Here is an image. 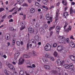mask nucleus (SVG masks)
Here are the masks:
<instances>
[{"label":"nucleus","instance_id":"1","mask_svg":"<svg viewBox=\"0 0 75 75\" xmlns=\"http://www.w3.org/2000/svg\"><path fill=\"white\" fill-rule=\"evenodd\" d=\"M51 45L48 43H47L45 47V50L46 51H50L51 50Z\"/></svg>","mask_w":75,"mask_h":75},{"label":"nucleus","instance_id":"2","mask_svg":"<svg viewBox=\"0 0 75 75\" xmlns=\"http://www.w3.org/2000/svg\"><path fill=\"white\" fill-rule=\"evenodd\" d=\"M29 42L30 43H33V44L32 46V47H30V48H34L35 47H36V45H37V43H36V42H35V40L32 39Z\"/></svg>","mask_w":75,"mask_h":75},{"label":"nucleus","instance_id":"3","mask_svg":"<svg viewBox=\"0 0 75 75\" xmlns=\"http://www.w3.org/2000/svg\"><path fill=\"white\" fill-rule=\"evenodd\" d=\"M20 24L21 26V28L20 29L21 30H23L25 28V25L26 23L25 21L21 22Z\"/></svg>","mask_w":75,"mask_h":75},{"label":"nucleus","instance_id":"4","mask_svg":"<svg viewBox=\"0 0 75 75\" xmlns=\"http://www.w3.org/2000/svg\"><path fill=\"white\" fill-rule=\"evenodd\" d=\"M24 62V59L22 57H21L19 60V65H21V64H23Z\"/></svg>","mask_w":75,"mask_h":75},{"label":"nucleus","instance_id":"5","mask_svg":"<svg viewBox=\"0 0 75 75\" xmlns=\"http://www.w3.org/2000/svg\"><path fill=\"white\" fill-rule=\"evenodd\" d=\"M8 63L7 62H6V65H8L9 68H10L11 69H12V70H14L15 69L13 66L10 64H7Z\"/></svg>","mask_w":75,"mask_h":75},{"label":"nucleus","instance_id":"6","mask_svg":"<svg viewBox=\"0 0 75 75\" xmlns=\"http://www.w3.org/2000/svg\"><path fill=\"white\" fill-rule=\"evenodd\" d=\"M64 47L60 45L58 46L57 47V50L59 51V52H60V51H62L63 50Z\"/></svg>","mask_w":75,"mask_h":75},{"label":"nucleus","instance_id":"7","mask_svg":"<svg viewBox=\"0 0 75 75\" xmlns=\"http://www.w3.org/2000/svg\"><path fill=\"white\" fill-rule=\"evenodd\" d=\"M56 63L59 65V66H60V65L62 66L63 65V64L62 63H61V60L59 59H57L56 61Z\"/></svg>","mask_w":75,"mask_h":75},{"label":"nucleus","instance_id":"8","mask_svg":"<svg viewBox=\"0 0 75 75\" xmlns=\"http://www.w3.org/2000/svg\"><path fill=\"white\" fill-rule=\"evenodd\" d=\"M57 71H53L52 70L51 71V72L52 73H53V74H57L58 73V72H59L60 71V69L58 67H57Z\"/></svg>","mask_w":75,"mask_h":75},{"label":"nucleus","instance_id":"9","mask_svg":"<svg viewBox=\"0 0 75 75\" xmlns=\"http://www.w3.org/2000/svg\"><path fill=\"white\" fill-rule=\"evenodd\" d=\"M5 38L6 40H8L10 38V35L9 34H6L5 35Z\"/></svg>","mask_w":75,"mask_h":75},{"label":"nucleus","instance_id":"10","mask_svg":"<svg viewBox=\"0 0 75 75\" xmlns=\"http://www.w3.org/2000/svg\"><path fill=\"white\" fill-rule=\"evenodd\" d=\"M59 38L60 40H61V41H62L63 42L66 41V39H65L64 37L63 36H60L59 37Z\"/></svg>","mask_w":75,"mask_h":75},{"label":"nucleus","instance_id":"11","mask_svg":"<svg viewBox=\"0 0 75 75\" xmlns=\"http://www.w3.org/2000/svg\"><path fill=\"white\" fill-rule=\"evenodd\" d=\"M59 10L57 9L56 12V18L55 19H58L59 18Z\"/></svg>","mask_w":75,"mask_h":75},{"label":"nucleus","instance_id":"12","mask_svg":"<svg viewBox=\"0 0 75 75\" xmlns=\"http://www.w3.org/2000/svg\"><path fill=\"white\" fill-rule=\"evenodd\" d=\"M56 30L57 34H58L59 30H60V26H56Z\"/></svg>","mask_w":75,"mask_h":75},{"label":"nucleus","instance_id":"13","mask_svg":"<svg viewBox=\"0 0 75 75\" xmlns=\"http://www.w3.org/2000/svg\"><path fill=\"white\" fill-rule=\"evenodd\" d=\"M4 72L5 74L7 75H9V74H10L11 73V72L8 71V70H7L6 69L4 70Z\"/></svg>","mask_w":75,"mask_h":75},{"label":"nucleus","instance_id":"14","mask_svg":"<svg viewBox=\"0 0 75 75\" xmlns=\"http://www.w3.org/2000/svg\"><path fill=\"white\" fill-rule=\"evenodd\" d=\"M24 1V0H17V4L21 5L22 3Z\"/></svg>","mask_w":75,"mask_h":75},{"label":"nucleus","instance_id":"15","mask_svg":"<svg viewBox=\"0 0 75 75\" xmlns=\"http://www.w3.org/2000/svg\"><path fill=\"white\" fill-rule=\"evenodd\" d=\"M35 11V9L34 8H32L30 9V13H34Z\"/></svg>","mask_w":75,"mask_h":75},{"label":"nucleus","instance_id":"16","mask_svg":"<svg viewBox=\"0 0 75 75\" xmlns=\"http://www.w3.org/2000/svg\"><path fill=\"white\" fill-rule=\"evenodd\" d=\"M34 30L33 28H30L28 29V31L30 33H34Z\"/></svg>","mask_w":75,"mask_h":75},{"label":"nucleus","instance_id":"17","mask_svg":"<svg viewBox=\"0 0 75 75\" xmlns=\"http://www.w3.org/2000/svg\"><path fill=\"white\" fill-rule=\"evenodd\" d=\"M44 67L45 69H47V70H50V66L48 65H45L44 66Z\"/></svg>","mask_w":75,"mask_h":75},{"label":"nucleus","instance_id":"18","mask_svg":"<svg viewBox=\"0 0 75 75\" xmlns=\"http://www.w3.org/2000/svg\"><path fill=\"white\" fill-rule=\"evenodd\" d=\"M70 45L72 48H74L75 46V44L73 42H71L70 43Z\"/></svg>","mask_w":75,"mask_h":75},{"label":"nucleus","instance_id":"19","mask_svg":"<svg viewBox=\"0 0 75 75\" xmlns=\"http://www.w3.org/2000/svg\"><path fill=\"white\" fill-rule=\"evenodd\" d=\"M68 16H69V14H68L67 12H65L63 14V17L65 18H67Z\"/></svg>","mask_w":75,"mask_h":75},{"label":"nucleus","instance_id":"20","mask_svg":"<svg viewBox=\"0 0 75 75\" xmlns=\"http://www.w3.org/2000/svg\"><path fill=\"white\" fill-rule=\"evenodd\" d=\"M62 3L63 4L64 6H67V4H68V3L67 1L66 0L62 1Z\"/></svg>","mask_w":75,"mask_h":75},{"label":"nucleus","instance_id":"21","mask_svg":"<svg viewBox=\"0 0 75 75\" xmlns=\"http://www.w3.org/2000/svg\"><path fill=\"white\" fill-rule=\"evenodd\" d=\"M35 39L36 41H40V38L38 35H36L35 37Z\"/></svg>","mask_w":75,"mask_h":75},{"label":"nucleus","instance_id":"22","mask_svg":"<svg viewBox=\"0 0 75 75\" xmlns=\"http://www.w3.org/2000/svg\"><path fill=\"white\" fill-rule=\"evenodd\" d=\"M71 28H72L71 26L69 25L68 28L65 31H66V32H69V31H71Z\"/></svg>","mask_w":75,"mask_h":75},{"label":"nucleus","instance_id":"23","mask_svg":"<svg viewBox=\"0 0 75 75\" xmlns=\"http://www.w3.org/2000/svg\"><path fill=\"white\" fill-rule=\"evenodd\" d=\"M45 56L46 58H50L51 57V54H47L45 55Z\"/></svg>","mask_w":75,"mask_h":75},{"label":"nucleus","instance_id":"24","mask_svg":"<svg viewBox=\"0 0 75 75\" xmlns=\"http://www.w3.org/2000/svg\"><path fill=\"white\" fill-rule=\"evenodd\" d=\"M64 68H66V69H69V65L67 64H64Z\"/></svg>","mask_w":75,"mask_h":75},{"label":"nucleus","instance_id":"25","mask_svg":"<svg viewBox=\"0 0 75 75\" xmlns=\"http://www.w3.org/2000/svg\"><path fill=\"white\" fill-rule=\"evenodd\" d=\"M42 60H43V62H47L48 61V59H47V58L46 57L44 58H43Z\"/></svg>","mask_w":75,"mask_h":75},{"label":"nucleus","instance_id":"26","mask_svg":"<svg viewBox=\"0 0 75 75\" xmlns=\"http://www.w3.org/2000/svg\"><path fill=\"white\" fill-rule=\"evenodd\" d=\"M29 45H30V47L32 46V44H31L30 42L28 43L27 45V50H29Z\"/></svg>","mask_w":75,"mask_h":75},{"label":"nucleus","instance_id":"27","mask_svg":"<svg viewBox=\"0 0 75 75\" xmlns=\"http://www.w3.org/2000/svg\"><path fill=\"white\" fill-rule=\"evenodd\" d=\"M23 57L24 58H30V56H29L26 54H24L23 56Z\"/></svg>","mask_w":75,"mask_h":75},{"label":"nucleus","instance_id":"28","mask_svg":"<svg viewBox=\"0 0 75 75\" xmlns=\"http://www.w3.org/2000/svg\"><path fill=\"white\" fill-rule=\"evenodd\" d=\"M14 55L17 56L18 57H19V56L20 55V53L18 52H17Z\"/></svg>","mask_w":75,"mask_h":75},{"label":"nucleus","instance_id":"29","mask_svg":"<svg viewBox=\"0 0 75 75\" xmlns=\"http://www.w3.org/2000/svg\"><path fill=\"white\" fill-rule=\"evenodd\" d=\"M54 28H55V26H53L52 27H50V28L49 30V31H51V30H52L53 29H54Z\"/></svg>","mask_w":75,"mask_h":75},{"label":"nucleus","instance_id":"30","mask_svg":"<svg viewBox=\"0 0 75 75\" xmlns=\"http://www.w3.org/2000/svg\"><path fill=\"white\" fill-rule=\"evenodd\" d=\"M43 3L45 5H47V1L46 0H43Z\"/></svg>","mask_w":75,"mask_h":75},{"label":"nucleus","instance_id":"31","mask_svg":"<svg viewBox=\"0 0 75 75\" xmlns=\"http://www.w3.org/2000/svg\"><path fill=\"white\" fill-rule=\"evenodd\" d=\"M69 67L71 69H74V66L73 64H69Z\"/></svg>","mask_w":75,"mask_h":75},{"label":"nucleus","instance_id":"32","mask_svg":"<svg viewBox=\"0 0 75 75\" xmlns=\"http://www.w3.org/2000/svg\"><path fill=\"white\" fill-rule=\"evenodd\" d=\"M16 44L18 46H20L21 43H20V42L19 41H17L16 42Z\"/></svg>","mask_w":75,"mask_h":75},{"label":"nucleus","instance_id":"33","mask_svg":"<svg viewBox=\"0 0 75 75\" xmlns=\"http://www.w3.org/2000/svg\"><path fill=\"white\" fill-rule=\"evenodd\" d=\"M39 26H40V24L39 23H36V24L35 25V27L36 28H38L39 27Z\"/></svg>","mask_w":75,"mask_h":75},{"label":"nucleus","instance_id":"34","mask_svg":"<svg viewBox=\"0 0 75 75\" xmlns=\"http://www.w3.org/2000/svg\"><path fill=\"white\" fill-rule=\"evenodd\" d=\"M43 28H45V29L48 28V25L47 24H45L43 25Z\"/></svg>","mask_w":75,"mask_h":75},{"label":"nucleus","instance_id":"35","mask_svg":"<svg viewBox=\"0 0 75 75\" xmlns=\"http://www.w3.org/2000/svg\"><path fill=\"white\" fill-rule=\"evenodd\" d=\"M70 14H72L73 13V10L72 9V7H71L70 9Z\"/></svg>","mask_w":75,"mask_h":75},{"label":"nucleus","instance_id":"36","mask_svg":"<svg viewBox=\"0 0 75 75\" xmlns=\"http://www.w3.org/2000/svg\"><path fill=\"white\" fill-rule=\"evenodd\" d=\"M53 54L55 57H57L58 55V53L56 52H54Z\"/></svg>","mask_w":75,"mask_h":75},{"label":"nucleus","instance_id":"37","mask_svg":"<svg viewBox=\"0 0 75 75\" xmlns=\"http://www.w3.org/2000/svg\"><path fill=\"white\" fill-rule=\"evenodd\" d=\"M35 6H38V7H39L40 6V4L38 2H36L35 3Z\"/></svg>","mask_w":75,"mask_h":75},{"label":"nucleus","instance_id":"38","mask_svg":"<svg viewBox=\"0 0 75 75\" xmlns=\"http://www.w3.org/2000/svg\"><path fill=\"white\" fill-rule=\"evenodd\" d=\"M68 25V23H65V25L64 26V29H66V27Z\"/></svg>","mask_w":75,"mask_h":75},{"label":"nucleus","instance_id":"39","mask_svg":"<svg viewBox=\"0 0 75 75\" xmlns=\"http://www.w3.org/2000/svg\"><path fill=\"white\" fill-rule=\"evenodd\" d=\"M19 75H24V72L23 71H20Z\"/></svg>","mask_w":75,"mask_h":75},{"label":"nucleus","instance_id":"40","mask_svg":"<svg viewBox=\"0 0 75 75\" xmlns=\"http://www.w3.org/2000/svg\"><path fill=\"white\" fill-rule=\"evenodd\" d=\"M40 30L41 31V33H44V29L42 28V29L41 28L40 29Z\"/></svg>","mask_w":75,"mask_h":75},{"label":"nucleus","instance_id":"41","mask_svg":"<svg viewBox=\"0 0 75 75\" xmlns=\"http://www.w3.org/2000/svg\"><path fill=\"white\" fill-rule=\"evenodd\" d=\"M16 8V7H14L12 9L9 10V12H12V11H13Z\"/></svg>","mask_w":75,"mask_h":75},{"label":"nucleus","instance_id":"42","mask_svg":"<svg viewBox=\"0 0 75 75\" xmlns=\"http://www.w3.org/2000/svg\"><path fill=\"white\" fill-rule=\"evenodd\" d=\"M57 44L56 43H54L53 44V47H54V48H55V47H57Z\"/></svg>","mask_w":75,"mask_h":75},{"label":"nucleus","instance_id":"43","mask_svg":"<svg viewBox=\"0 0 75 75\" xmlns=\"http://www.w3.org/2000/svg\"><path fill=\"white\" fill-rule=\"evenodd\" d=\"M50 59L51 61H54V58L53 57H51L50 58Z\"/></svg>","mask_w":75,"mask_h":75},{"label":"nucleus","instance_id":"44","mask_svg":"<svg viewBox=\"0 0 75 75\" xmlns=\"http://www.w3.org/2000/svg\"><path fill=\"white\" fill-rule=\"evenodd\" d=\"M66 42H67V43H69V38H67V39Z\"/></svg>","mask_w":75,"mask_h":75},{"label":"nucleus","instance_id":"45","mask_svg":"<svg viewBox=\"0 0 75 75\" xmlns=\"http://www.w3.org/2000/svg\"><path fill=\"white\" fill-rule=\"evenodd\" d=\"M54 8V5H52V6H50L49 9L50 10H51V9H52V8Z\"/></svg>","mask_w":75,"mask_h":75},{"label":"nucleus","instance_id":"46","mask_svg":"<svg viewBox=\"0 0 75 75\" xmlns=\"http://www.w3.org/2000/svg\"><path fill=\"white\" fill-rule=\"evenodd\" d=\"M18 58V56L14 55V59H17Z\"/></svg>","mask_w":75,"mask_h":75},{"label":"nucleus","instance_id":"47","mask_svg":"<svg viewBox=\"0 0 75 75\" xmlns=\"http://www.w3.org/2000/svg\"><path fill=\"white\" fill-rule=\"evenodd\" d=\"M4 10V9L3 8H0V12H2Z\"/></svg>","mask_w":75,"mask_h":75},{"label":"nucleus","instance_id":"48","mask_svg":"<svg viewBox=\"0 0 75 75\" xmlns=\"http://www.w3.org/2000/svg\"><path fill=\"white\" fill-rule=\"evenodd\" d=\"M28 56H29V58H30L31 57H32L33 56V54H32L31 53H30L29 54V55Z\"/></svg>","mask_w":75,"mask_h":75},{"label":"nucleus","instance_id":"49","mask_svg":"<svg viewBox=\"0 0 75 75\" xmlns=\"http://www.w3.org/2000/svg\"><path fill=\"white\" fill-rule=\"evenodd\" d=\"M74 57V56L73 55H71L70 56V58L71 60H72V59L73 58V57Z\"/></svg>","mask_w":75,"mask_h":75},{"label":"nucleus","instance_id":"50","mask_svg":"<svg viewBox=\"0 0 75 75\" xmlns=\"http://www.w3.org/2000/svg\"><path fill=\"white\" fill-rule=\"evenodd\" d=\"M22 6H28V4H27L24 3L22 5Z\"/></svg>","mask_w":75,"mask_h":75},{"label":"nucleus","instance_id":"51","mask_svg":"<svg viewBox=\"0 0 75 75\" xmlns=\"http://www.w3.org/2000/svg\"><path fill=\"white\" fill-rule=\"evenodd\" d=\"M6 17H7V15H5L4 16L2 17V18H3V19H4V18H6Z\"/></svg>","mask_w":75,"mask_h":75},{"label":"nucleus","instance_id":"52","mask_svg":"<svg viewBox=\"0 0 75 75\" xmlns=\"http://www.w3.org/2000/svg\"><path fill=\"white\" fill-rule=\"evenodd\" d=\"M47 18H49V19H52V17H50V16H47Z\"/></svg>","mask_w":75,"mask_h":75},{"label":"nucleus","instance_id":"53","mask_svg":"<svg viewBox=\"0 0 75 75\" xmlns=\"http://www.w3.org/2000/svg\"><path fill=\"white\" fill-rule=\"evenodd\" d=\"M2 67H3V65H2V64H1V63L0 62V69H1V68H2Z\"/></svg>","mask_w":75,"mask_h":75},{"label":"nucleus","instance_id":"54","mask_svg":"<svg viewBox=\"0 0 75 75\" xmlns=\"http://www.w3.org/2000/svg\"><path fill=\"white\" fill-rule=\"evenodd\" d=\"M52 34H53V32L51 31L50 33V36H51L52 35Z\"/></svg>","mask_w":75,"mask_h":75},{"label":"nucleus","instance_id":"55","mask_svg":"<svg viewBox=\"0 0 75 75\" xmlns=\"http://www.w3.org/2000/svg\"><path fill=\"white\" fill-rule=\"evenodd\" d=\"M74 72V70L73 69H71V70L70 71V72L71 73H73Z\"/></svg>","mask_w":75,"mask_h":75},{"label":"nucleus","instance_id":"56","mask_svg":"<svg viewBox=\"0 0 75 75\" xmlns=\"http://www.w3.org/2000/svg\"><path fill=\"white\" fill-rule=\"evenodd\" d=\"M27 68H32V66L31 65H30V66H27Z\"/></svg>","mask_w":75,"mask_h":75},{"label":"nucleus","instance_id":"57","mask_svg":"<svg viewBox=\"0 0 75 75\" xmlns=\"http://www.w3.org/2000/svg\"><path fill=\"white\" fill-rule=\"evenodd\" d=\"M13 75H18V74L16 72H15L13 73Z\"/></svg>","mask_w":75,"mask_h":75},{"label":"nucleus","instance_id":"58","mask_svg":"<svg viewBox=\"0 0 75 75\" xmlns=\"http://www.w3.org/2000/svg\"><path fill=\"white\" fill-rule=\"evenodd\" d=\"M12 15H10L8 17V18L9 19L11 18L12 17Z\"/></svg>","mask_w":75,"mask_h":75},{"label":"nucleus","instance_id":"59","mask_svg":"<svg viewBox=\"0 0 75 75\" xmlns=\"http://www.w3.org/2000/svg\"><path fill=\"white\" fill-rule=\"evenodd\" d=\"M72 61H75V57L74 56V57L72 59Z\"/></svg>","mask_w":75,"mask_h":75},{"label":"nucleus","instance_id":"60","mask_svg":"<svg viewBox=\"0 0 75 75\" xmlns=\"http://www.w3.org/2000/svg\"><path fill=\"white\" fill-rule=\"evenodd\" d=\"M33 54L34 56H36L37 55H36V54H35V51L33 52Z\"/></svg>","mask_w":75,"mask_h":75},{"label":"nucleus","instance_id":"61","mask_svg":"<svg viewBox=\"0 0 75 75\" xmlns=\"http://www.w3.org/2000/svg\"><path fill=\"white\" fill-rule=\"evenodd\" d=\"M3 57L5 59H6V58H7V56H6V54L4 55Z\"/></svg>","mask_w":75,"mask_h":75},{"label":"nucleus","instance_id":"62","mask_svg":"<svg viewBox=\"0 0 75 75\" xmlns=\"http://www.w3.org/2000/svg\"><path fill=\"white\" fill-rule=\"evenodd\" d=\"M49 16H50V15L48 14H47L46 15V19H47V17H49Z\"/></svg>","mask_w":75,"mask_h":75},{"label":"nucleus","instance_id":"63","mask_svg":"<svg viewBox=\"0 0 75 75\" xmlns=\"http://www.w3.org/2000/svg\"><path fill=\"white\" fill-rule=\"evenodd\" d=\"M13 30L14 28H10V30H11V31H13Z\"/></svg>","mask_w":75,"mask_h":75},{"label":"nucleus","instance_id":"64","mask_svg":"<svg viewBox=\"0 0 75 75\" xmlns=\"http://www.w3.org/2000/svg\"><path fill=\"white\" fill-rule=\"evenodd\" d=\"M9 22H13V20L12 19H10L9 20Z\"/></svg>","mask_w":75,"mask_h":75}]
</instances>
